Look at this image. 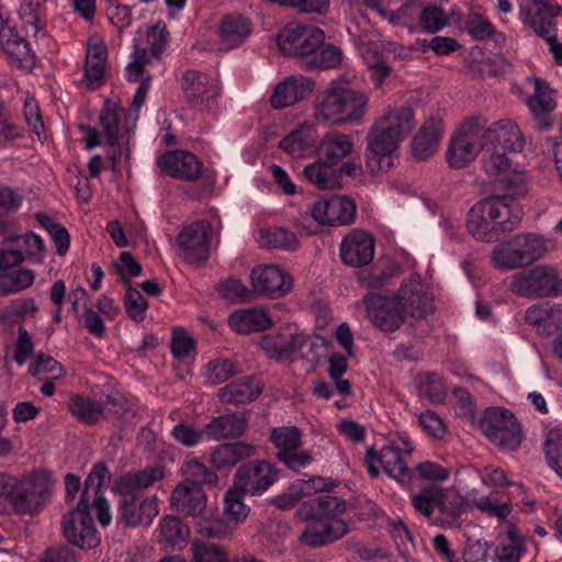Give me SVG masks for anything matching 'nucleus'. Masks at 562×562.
I'll return each instance as SVG.
<instances>
[{"label":"nucleus","instance_id":"ea45409f","mask_svg":"<svg viewBox=\"0 0 562 562\" xmlns=\"http://www.w3.org/2000/svg\"><path fill=\"white\" fill-rule=\"evenodd\" d=\"M255 451V446L244 441L221 443L211 452L210 460L216 470H228L241 460L252 457Z\"/></svg>","mask_w":562,"mask_h":562},{"label":"nucleus","instance_id":"603ef678","mask_svg":"<svg viewBox=\"0 0 562 562\" xmlns=\"http://www.w3.org/2000/svg\"><path fill=\"white\" fill-rule=\"evenodd\" d=\"M111 481V473L106 465L102 462L93 465L91 472L86 479L85 490L81 494L80 501L90 504L92 495H101L100 490L109 484Z\"/></svg>","mask_w":562,"mask_h":562},{"label":"nucleus","instance_id":"79ce46f5","mask_svg":"<svg viewBox=\"0 0 562 562\" xmlns=\"http://www.w3.org/2000/svg\"><path fill=\"white\" fill-rule=\"evenodd\" d=\"M250 33L251 26L247 19L241 15H226L220 29L222 48L229 50L241 45Z\"/></svg>","mask_w":562,"mask_h":562},{"label":"nucleus","instance_id":"a211bd4d","mask_svg":"<svg viewBox=\"0 0 562 562\" xmlns=\"http://www.w3.org/2000/svg\"><path fill=\"white\" fill-rule=\"evenodd\" d=\"M311 214L322 225L346 226L355 222L357 205L348 195H334L328 200L316 201Z\"/></svg>","mask_w":562,"mask_h":562},{"label":"nucleus","instance_id":"338daca9","mask_svg":"<svg viewBox=\"0 0 562 562\" xmlns=\"http://www.w3.org/2000/svg\"><path fill=\"white\" fill-rule=\"evenodd\" d=\"M15 241L19 247L15 251H21L24 259L36 257L44 250L42 238L32 232L23 236H18Z\"/></svg>","mask_w":562,"mask_h":562},{"label":"nucleus","instance_id":"412c9836","mask_svg":"<svg viewBox=\"0 0 562 562\" xmlns=\"http://www.w3.org/2000/svg\"><path fill=\"white\" fill-rule=\"evenodd\" d=\"M157 166L165 176L183 180L195 181L200 179L203 162L187 150H168L157 159Z\"/></svg>","mask_w":562,"mask_h":562},{"label":"nucleus","instance_id":"2f4dec72","mask_svg":"<svg viewBox=\"0 0 562 562\" xmlns=\"http://www.w3.org/2000/svg\"><path fill=\"white\" fill-rule=\"evenodd\" d=\"M484 170L487 175L495 178L493 193H505L508 183L512 181L521 183L527 190L526 182L521 176L512 172V161L505 155L497 150L483 159Z\"/></svg>","mask_w":562,"mask_h":562},{"label":"nucleus","instance_id":"39448f33","mask_svg":"<svg viewBox=\"0 0 562 562\" xmlns=\"http://www.w3.org/2000/svg\"><path fill=\"white\" fill-rule=\"evenodd\" d=\"M368 95L359 90L333 87L321 92L314 102L318 121L333 125L359 124L368 112Z\"/></svg>","mask_w":562,"mask_h":562},{"label":"nucleus","instance_id":"72a5a7b5","mask_svg":"<svg viewBox=\"0 0 562 562\" xmlns=\"http://www.w3.org/2000/svg\"><path fill=\"white\" fill-rule=\"evenodd\" d=\"M355 151L352 137L348 134H327L318 144L316 154L322 159L337 167L345 158Z\"/></svg>","mask_w":562,"mask_h":562},{"label":"nucleus","instance_id":"473e14b6","mask_svg":"<svg viewBox=\"0 0 562 562\" xmlns=\"http://www.w3.org/2000/svg\"><path fill=\"white\" fill-rule=\"evenodd\" d=\"M441 120L431 116L420 126L412 140V154L417 160L431 157L438 149Z\"/></svg>","mask_w":562,"mask_h":562},{"label":"nucleus","instance_id":"3c124183","mask_svg":"<svg viewBox=\"0 0 562 562\" xmlns=\"http://www.w3.org/2000/svg\"><path fill=\"white\" fill-rule=\"evenodd\" d=\"M189 536V528L178 518L166 516L159 526V541L172 547L186 542Z\"/></svg>","mask_w":562,"mask_h":562},{"label":"nucleus","instance_id":"a878e982","mask_svg":"<svg viewBox=\"0 0 562 562\" xmlns=\"http://www.w3.org/2000/svg\"><path fill=\"white\" fill-rule=\"evenodd\" d=\"M346 510V502L342 498L322 495L308 502H304L296 514L304 520H318L323 522L344 521L338 517Z\"/></svg>","mask_w":562,"mask_h":562},{"label":"nucleus","instance_id":"20e7f679","mask_svg":"<svg viewBox=\"0 0 562 562\" xmlns=\"http://www.w3.org/2000/svg\"><path fill=\"white\" fill-rule=\"evenodd\" d=\"M181 472L187 479L173 488L170 506L179 515L196 517L206 507L207 499L202 486H216L218 475L198 459L187 460Z\"/></svg>","mask_w":562,"mask_h":562},{"label":"nucleus","instance_id":"4d7b16f0","mask_svg":"<svg viewBox=\"0 0 562 562\" xmlns=\"http://www.w3.org/2000/svg\"><path fill=\"white\" fill-rule=\"evenodd\" d=\"M422 29L427 33H435L447 25L448 21L443 11L437 5H426L422 8L419 3V12L417 14Z\"/></svg>","mask_w":562,"mask_h":562},{"label":"nucleus","instance_id":"7c9ffc66","mask_svg":"<svg viewBox=\"0 0 562 562\" xmlns=\"http://www.w3.org/2000/svg\"><path fill=\"white\" fill-rule=\"evenodd\" d=\"M486 144L491 143L504 151H520L524 148V137L516 123L501 120L493 123L483 134Z\"/></svg>","mask_w":562,"mask_h":562},{"label":"nucleus","instance_id":"f257e3e1","mask_svg":"<svg viewBox=\"0 0 562 562\" xmlns=\"http://www.w3.org/2000/svg\"><path fill=\"white\" fill-rule=\"evenodd\" d=\"M525 194L524 186L512 181L505 193H492L484 198L469 211L468 231L485 243L498 238V233L513 232L522 218V209L515 200Z\"/></svg>","mask_w":562,"mask_h":562},{"label":"nucleus","instance_id":"b1692460","mask_svg":"<svg viewBox=\"0 0 562 562\" xmlns=\"http://www.w3.org/2000/svg\"><path fill=\"white\" fill-rule=\"evenodd\" d=\"M315 88V82L302 75H292L279 82L270 98L273 109L282 110L305 100Z\"/></svg>","mask_w":562,"mask_h":562},{"label":"nucleus","instance_id":"9b49d317","mask_svg":"<svg viewBox=\"0 0 562 562\" xmlns=\"http://www.w3.org/2000/svg\"><path fill=\"white\" fill-rule=\"evenodd\" d=\"M412 504L416 512L427 518L431 517L435 507L439 508L448 522H452L460 517L467 505L462 497L456 495L450 498L445 494L443 488L436 484L423 487L412 497Z\"/></svg>","mask_w":562,"mask_h":562},{"label":"nucleus","instance_id":"5701e85b","mask_svg":"<svg viewBox=\"0 0 562 562\" xmlns=\"http://www.w3.org/2000/svg\"><path fill=\"white\" fill-rule=\"evenodd\" d=\"M375 240L362 229H352L340 244V257L344 263L359 268L369 265L374 257Z\"/></svg>","mask_w":562,"mask_h":562},{"label":"nucleus","instance_id":"6e6552de","mask_svg":"<svg viewBox=\"0 0 562 562\" xmlns=\"http://www.w3.org/2000/svg\"><path fill=\"white\" fill-rule=\"evenodd\" d=\"M479 428L493 445L504 451L518 449L524 437L516 417L508 409L499 407L487 408L479 422Z\"/></svg>","mask_w":562,"mask_h":562},{"label":"nucleus","instance_id":"7ed1b4c3","mask_svg":"<svg viewBox=\"0 0 562 562\" xmlns=\"http://www.w3.org/2000/svg\"><path fill=\"white\" fill-rule=\"evenodd\" d=\"M277 43L283 54L300 58L310 70L335 68L342 60L341 49L325 44L324 31L314 25L289 23L278 33Z\"/></svg>","mask_w":562,"mask_h":562},{"label":"nucleus","instance_id":"c85d7f7f","mask_svg":"<svg viewBox=\"0 0 562 562\" xmlns=\"http://www.w3.org/2000/svg\"><path fill=\"white\" fill-rule=\"evenodd\" d=\"M349 532L346 521L323 522L313 520L300 536V541L312 548H319L341 539Z\"/></svg>","mask_w":562,"mask_h":562},{"label":"nucleus","instance_id":"e433bc0d","mask_svg":"<svg viewBox=\"0 0 562 562\" xmlns=\"http://www.w3.org/2000/svg\"><path fill=\"white\" fill-rule=\"evenodd\" d=\"M247 427L245 414L233 413L213 418L204 426V431L211 439L222 440L243 436Z\"/></svg>","mask_w":562,"mask_h":562},{"label":"nucleus","instance_id":"c9c22d12","mask_svg":"<svg viewBox=\"0 0 562 562\" xmlns=\"http://www.w3.org/2000/svg\"><path fill=\"white\" fill-rule=\"evenodd\" d=\"M0 43L5 54L20 68H33L35 65V55L30 48V44L12 27H2L0 30Z\"/></svg>","mask_w":562,"mask_h":562},{"label":"nucleus","instance_id":"58836bf2","mask_svg":"<svg viewBox=\"0 0 562 562\" xmlns=\"http://www.w3.org/2000/svg\"><path fill=\"white\" fill-rule=\"evenodd\" d=\"M307 341L308 338L303 334H281L265 337L261 347L270 358L282 360L301 350Z\"/></svg>","mask_w":562,"mask_h":562},{"label":"nucleus","instance_id":"aec40b11","mask_svg":"<svg viewBox=\"0 0 562 562\" xmlns=\"http://www.w3.org/2000/svg\"><path fill=\"white\" fill-rule=\"evenodd\" d=\"M396 299L406 321L411 325L416 321H420L427 317V315L434 312L432 297L424 291L423 284L416 280H408L404 282L398 292Z\"/></svg>","mask_w":562,"mask_h":562},{"label":"nucleus","instance_id":"4be33fe9","mask_svg":"<svg viewBox=\"0 0 562 562\" xmlns=\"http://www.w3.org/2000/svg\"><path fill=\"white\" fill-rule=\"evenodd\" d=\"M68 408L79 422L93 425L109 415L120 414L122 406L111 396H108L105 401L101 402L74 394L69 397Z\"/></svg>","mask_w":562,"mask_h":562},{"label":"nucleus","instance_id":"bb28decb","mask_svg":"<svg viewBox=\"0 0 562 562\" xmlns=\"http://www.w3.org/2000/svg\"><path fill=\"white\" fill-rule=\"evenodd\" d=\"M527 81L533 83V94L529 97L527 104L541 130H549L554 124L552 111L557 108V102L551 97L552 90L549 85L538 78L529 77Z\"/></svg>","mask_w":562,"mask_h":562},{"label":"nucleus","instance_id":"e2e57ef3","mask_svg":"<svg viewBox=\"0 0 562 562\" xmlns=\"http://www.w3.org/2000/svg\"><path fill=\"white\" fill-rule=\"evenodd\" d=\"M474 505L479 510L501 519L506 518L512 512L508 502H498L493 495L475 499Z\"/></svg>","mask_w":562,"mask_h":562},{"label":"nucleus","instance_id":"09e8293b","mask_svg":"<svg viewBox=\"0 0 562 562\" xmlns=\"http://www.w3.org/2000/svg\"><path fill=\"white\" fill-rule=\"evenodd\" d=\"M119 274L122 282L126 285L124 295V307L127 315L136 323H140L146 317L148 303L142 293L131 285L130 278H127L122 269H119Z\"/></svg>","mask_w":562,"mask_h":562},{"label":"nucleus","instance_id":"864d4df0","mask_svg":"<svg viewBox=\"0 0 562 562\" xmlns=\"http://www.w3.org/2000/svg\"><path fill=\"white\" fill-rule=\"evenodd\" d=\"M194 562H227L228 552L216 543H206L195 540L191 543Z\"/></svg>","mask_w":562,"mask_h":562},{"label":"nucleus","instance_id":"1a4fd4ad","mask_svg":"<svg viewBox=\"0 0 562 562\" xmlns=\"http://www.w3.org/2000/svg\"><path fill=\"white\" fill-rule=\"evenodd\" d=\"M483 124L480 117H474L464 123L450 139L447 150L448 165L453 169L465 168L481 151Z\"/></svg>","mask_w":562,"mask_h":562},{"label":"nucleus","instance_id":"680f3d73","mask_svg":"<svg viewBox=\"0 0 562 562\" xmlns=\"http://www.w3.org/2000/svg\"><path fill=\"white\" fill-rule=\"evenodd\" d=\"M169 38L170 33L165 23L158 22L154 26H150L147 31V40L151 55L159 57L169 42Z\"/></svg>","mask_w":562,"mask_h":562},{"label":"nucleus","instance_id":"5fc2aeb1","mask_svg":"<svg viewBox=\"0 0 562 562\" xmlns=\"http://www.w3.org/2000/svg\"><path fill=\"white\" fill-rule=\"evenodd\" d=\"M241 372L238 363L231 359H215L207 366V378L214 384H221Z\"/></svg>","mask_w":562,"mask_h":562},{"label":"nucleus","instance_id":"774afa93","mask_svg":"<svg viewBox=\"0 0 562 562\" xmlns=\"http://www.w3.org/2000/svg\"><path fill=\"white\" fill-rule=\"evenodd\" d=\"M465 29L476 41H485L494 33L493 25L479 14H473L468 19Z\"/></svg>","mask_w":562,"mask_h":562},{"label":"nucleus","instance_id":"cd10ccee","mask_svg":"<svg viewBox=\"0 0 562 562\" xmlns=\"http://www.w3.org/2000/svg\"><path fill=\"white\" fill-rule=\"evenodd\" d=\"M263 391V384L254 375L239 378L217 391L223 404H246L257 400Z\"/></svg>","mask_w":562,"mask_h":562},{"label":"nucleus","instance_id":"2eb2a0df","mask_svg":"<svg viewBox=\"0 0 562 562\" xmlns=\"http://www.w3.org/2000/svg\"><path fill=\"white\" fill-rule=\"evenodd\" d=\"M117 501V522L125 527L149 525L158 515L156 496L146 497L144 494L115 492Z\"/></svg>","mask_w":562,"mask_h":562},{"label":"nucleus","instance_id":"9d476101","mask_svg":"<svg viewBox=\"0 0 562 562\" xmlns=\"http://www.w3.org/2000/svg\"><path fill=\"white\" fill-rule=\"evenodd\" d=\"M559 15L560 7L553 0H524L519 10L521 22L546 42H553Z\"/></svg>","mask_w":562,"mask_h":562},{"label":"nucleus","instance_id":"f3484780","mask_svg":"<svg viewBox=\"0 0 562 562\" xmlns=\"http://www.w3.org/2000/svg\"><path fill=\"white\" fill-rule=\"evenodd\" d=\"M279 476V471L269 462L256 461L240 465L234 475V485L244 494H261Z\"/></svg>","mask_w":562,"mask_h":562},{"label":"nucleus","instance_id":"c03bdc74","mask_svg":"<svg viewBox=\"0 0 562 562\" xmlns=\"http://www.w3.org/2000/svg\"><path fill=\"white\" fill-rule=\"evenodd\" d=\"M376 454L378 462L390 477L401 483L409 482L412 475L398 448L387 445Z\"/></svg>","mask_w":562,"mask_h":562},{"label":"nucleus","instance_id":"4c0bfd02","mask_svg":"<svg viewBox=\"0 0 562 562\" xmlns=\"http://www.w3.org/2000/svg\"><path fill=\"white\" fill-rule=\"evenodd\" d=\"M120 111L121 109L116 103L106 100L99 115V121L106 138V145L110 148L108 151L109 158L112 160L113 167L115 166L117 156L123 154V148L119 144Z\"/></svg>","mask_w":562,"mask_h":562},{"label":"nucleus","instance_id":"dca6fc26","mask_svg":"<svg viewBox=\"0 0 562 562\" xmlns=\"http://www.w3.org/2000/svg\"><path fill=\"white\" fill-rule=\"evenodd\" d=\"M212 226L205 221H196L183 227L178 237V256L189 263L207 260Z\"/></svg>","mask_w":562,"mask_h":562},{"label":"nucleus","instance_id":"a18cd8bd","mask_svg":"<svg viewBox=\"0 0 562 562\" xmlns=\"http://www.w3.org/2000/svg\"><path fill=\"white\" fill-rule=\"evenodd\" d=\"M303 175L321 190H331L340 187L337 167L322 159L305 166Z\"/></svg>","mask_w":562,"mask_h":562},{"label":"nucleus","instance_id":"ddd939ff","mask_svg":"<svg viewBox=\"0 0 562 562\" xmlns=\"http://www.w3.org/2000/svg\"><path fill=\"white\" fill-rule=\"evenodd\" d=\"M181 90L188 104L198 110H211L217 105L221 88L209 75L188 69L181 77Z\"/></svg>","mask_w":562,"mask_h":562},{"label":"nucleus","instance_id":"f8f14e48","mask_svg":"<svg viewBox=\"0 0 562 562\" xmlns=\"http://www.w3.org/2000/svg\"><path fill=\"white\" fill-rule=\"evenodd\" d=\"M361 304L369 321L384 333L397 330L406 321L396 295L387 296L369 292L363 295Z\"/></svg>","mask_w":562,"mask_h":562},{"label":"nucleus","instance_id":"6ab92c4d","mask_svg":"<svg viewBox=\"0 0 562 562\" xmlns=\"http://www.w3.org/2000/svg\"><path fill=\"white\" fill-rule=\"evenodd\" d=\"M252 292L270 299H280L293 289L292 277L273 265L258 266L251 270Z\"/></svg>","mask_w":562,"mask_h":562},{"label":"nucleus","instance_id":"0e129e2a","mask_svg":"<svg viewBox=\"0 0 562 562\" xmlns=\"http://www.w3.org/2000/svg\"><path fill=\"white\" fill-rule=\"evenodd\" d=\"M204 434V429L196 430L193 426L186 423L176 425L171 430L173 438L184 447L196 446L203 439Z\"/></svg>","mask_w":562,"mask_h":562},{"label":"nucleus","instance_id":"393cba45","mask_svg":"<svg viewBox=\"0 0 562 562\" xmlns=\"http://www.w3.org/2000/svg\"><path fill=\"white\" fill-rule=\"evenodd\" d=\"M48 493L47 487L33 480L15 479L8 504L19 514H34L44 505Z\"/></svg>","mask_w":562,"mask_h":562},{"label":"nucleus","instance_id":"8fccbe9b","mask_svg":"<svg viewBox=\"0 0 562 562\" xmlns=\"http://www.w3.org/2000/svg\"><path fill=\"white\" fill-rule=\"evenodd\" d=\"M270 440L278 450L277 458H280L283 453L300 449L302 434L296 426L277 427L271 430Z\"/></svg>","mask_w":562,"mask_h":562},{"label":"nucleus","instance_id":"f704fd0d","mask_svg":"<svg viewBox=\"0 0 562 562\" xmlns=\"http://www.w3.org/2000/svg\"><path fill=\"white\" fill-rule=\"evenodd\" d=\"M165 475L160 465H148L135 472H128L116 480L113 491L131 494H144L142 491L160 481Z\"/></svg>","mask_w":562,"mask_h":562},{"label":"nucleus","instance_id":"6e6d98bb","mask_svg":"<svg viewBox=\"0 0 562 562\" xmlns=\"http://www.w3.org/2000/svg\"><path fill=\"white\" fill-rule=\"evenodd\" d=\"M244 493L237 487L226 492L224 514L231 521H241L248 516L249 508L243 502Z\"/></svg>","mask_w":562,"mask_h":562},{"label":"nucleus","instance_id":"423d86ee","mask_svg":"<svg viewBox=\"0 0 562 562\" xmlns=\"http://www.w3.org/2000/svg\"><path fill=\"white\" fill-rule=\"evenodd\" d=\"M546 251L543 241L533 234L516 235L492 251V262L499 270L509 271L531 265Z\"/></svg>","mask_w":562,"mask_h":562},{"label":"nucleus","instance_id":"49530a36","mask_svg":"<svg viewBox=\"0 0 562 562\" xmlns=\"http://www.w3.org/2000/svg\"><path fill=\"white\" fill-rule=\"evenodd\" d=\"M35 279V273L25 268H4L0 272V296H7L13 293L29 289Z\"/></svg>","mask_w":562,"mask_h":562},{"label":"nucleus","instance_id":"13d9d810","mask_svg":"<svg viewBox=\"0 0 562 562\" xmlns=\"http://www.w3.org/2000/svg\"><path fill=\"white\" fill-rule=\"evenodd\" d=\"M546 456L550 467L562 479V430H549L546 439Z\"/></svg>","mask_w":562,"mask_h":562},{"label":"nucleus","instance_id":"a19ab883","mask_svg":"<svg viewBox=\"0 0 562 562\" xmlns=\"http://www.w3.org/2000/svg\"><path fill=\"white\" fill-rule=\"evenodd\" d=\"M228 324L235 333L248 335L268 329L272 321L265 311L250 308L234 312L228 318Z\"/></svg>","mask_w":562,"mask_h":562},{"label":"nucleus","instance_id":"bf43d9fd","mask_svg":"<svg viewBox=\"0 0 562 562\" xmlns=\"http://www.w3.org/2000/svg\"><path fill=\"white\" fill-rule=\"evenodd\" d=\"M218 291L231 302H245L252 297V292L238 279H228L220 283Z\"/></svg>","mask_w":562,"mask_h":562},{"label":"nucleus","instance_id":"de8ad7c7","mask_svg":"<svg viewBox=\"0 0 562 562\" xmlns=\"http://www.w3.org/2000/svg\"><path fill=\"white\" fill-rule=\"evenodd\" d=\"M418 396L430 403H441L447 396L445 379L434 372L423 373L417 376Z\"/></svg>","mask_w":562,"mask_h":562},{"label":"nucleus","instance_id":"052dcab7","mask_svg":"<svg viewBox=\"0 0 562 562\" xmlns=\"http://www.w3.org/2000/svg\"><path fill=\"white\" fill-rule=\"evenodd\" d=\"M419 12V1L418 0H406L397 10L395 11H386V15L389 21L393 24L397 25H409Z\"/></svg>","mask_w":562,"mask_h":562},{"label":"nucleus","instance_id":"f03ea898","mask_svg":"<svg viewBox=\"0 0 562 562\" xmlns=\"http://www.w3.org/2000/svg\"><path fill=\"white\" fill-rule=\"evenodd\" d=\"M415 126L414 112L408 106L389 111L370 127L366 136V168L371 176L391 170L400 144Z\"/></svg>","mask_w":562,"mask_h":562},{"label":"nucleus","instance_id":"0eeeda50","mask_svg":"<svg viewBox=\"0 0 562 562\" xmlns=\"http://www.w3.org/2000/svg\"><path fill=\"white\" fill-rule=\"evenodd\" d=\"M510 291L528 299L557 297L562 295V278L551 266H536L514 274Z\"/></svg>","mask_w":562,"mask_h":562},{"label":"nucleus","instance_id":"c756f323","mask_svg":"<svg viewBox=\"0 0 562 562\" xmlns=\"http://www.w3.org/2000/svg\"><path fill=\"white\" fill-rule=\"evenodd\" d=\"M349 532L346 521L323 522L313 520L300 536V541L312 548H319L341 539Z\"/></svg>","mask_w":562,"mask_h":562},{"label":"nucleus","instance_id":"69168bd1","mask_svg":"<svg viewBox=\"0 0 562 562\" xmlns=\"http://www.w3.org/2000/svg\"><path fill=\"white\" fill-rule=\"evenodd\" d=\"M562 326V306L561 305H552L550 310H548V315L543 317L541 324L536 327V330L539 335L543 337H550L558 333L560 327Z\"/></svg>","mask_w":562,"mask_h":562},{"label":"nucleus","instance_id":"37998d69","mask_svg":"<svg viewBox=\"0 0 562 562\" xmlns=\"http://www.w3.org/2000/svg\"><path fill=\"white\" fill-rule=\"evenodd\" d=\"M316 131L312 125L302 124L289 135L283 137L279 147L292 157H303L306 151L314 147Z\"/></svg>","mask_w":562,"mask_h":562},{"label":"nucleus","instance_id":"4468645a","mask_svg":"<svg viewBox=\"0 0 562 562\" xmlns=\"http://www.w3.org/2000/svg\"><path fill=\"white\" fill-rule=\"evenodd\" d=\"M89 504L79 501L76 508L63 518V536L71 544L80 549L95 548L100 539L93 519L88 510Z\"/></svg>","mask_w":562,"mask_h":562}]
</instances>
